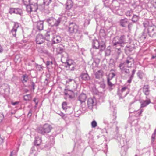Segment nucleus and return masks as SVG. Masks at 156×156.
Masks as SVG:
<instances>
[{
    "mask_svg": "<svg viewBox=\"0 0 156 156\" xmlns=\"http://www.w3.org/2000/svg\"><path fill=\"white\" fill-rule=\"evenodd\" d=\"M52 127L51 125L48 124H45L42 126H39L37 129L38 132L42 134L48 133L50 132Z\"/></svg>",
    "mask_w": 156,
    "mask_h": 156,
    "instance_id": "obj_1",
    "label": "nucleus"
},
{
    "mask_svg": "<svg viewBox=\"0 0 156 156\" xmlns=\"http://www.w3.org/2000/svg\"><path fill=\"white\" fill-rule=\"evenodd\" d=\"M65 67L67 70L73 71L76 67V64L74 60L69 59L67 60L65 63Z\"/></svg>",
    "mask_w": 156,
    "mask_h": 156,
    "instance_id": "obj_2",
    "label": "nucleus"
},
{
    "mask_svg": "<svg viewBox=\"0 0 156 156\" xmlns=\"http://www.w3.org/2000/svg\"><path fill=\"white\" fill-rule=\"evenodd\" d=\"M38 9L37 4V3L27 5L26 10L29 13L31 12H35Z\"/></svg>",
    "mask_w": 156,
    "mask_h": 156,
    "instance_id": "obj_3",
    "label": "nucleus"
},
{
    "mask_svg": "<svg viewBox=\"0 0 156 156\" xmlns=\"http://www.w3.org/2000/svg\"><path fill=\"white\" fill-rule=\"evenodd\" d=\"M147 31L150 36H153L156 34V26L154 25L148 26Z\"/></svg>",
    "mask_w": 156,
    "mask_h": 156,
    "instance_id": "obj_4",
    "label": "nucleus"
},
{
    "mask_svg": "<svg viewBox=\"0 0 156 156\" xmlns=\"http://www.w3.org/2000/svg\"><path fill=\"white\" fill-rule=\"evenodd\" d=\"M47 22L51 26H57L60 23L59 19L56 20L53 18H51L47 20Z\"/></svg>",
    "mask_w": 156,
    "mask_h": 156,
    "instance_id": "obj_5",
    "label": "nucleus"
},
{
    "mask_svg": "<svg viewBox=\"0 0 156 156\" xmlns=\"http://www.w3.org/2000/svg\"><path fill=\"white\" fill-rule=\"evenodd\" d=\"M78 27L75 23H72L69 25V31L71 33H76L78 30Z\"/></svg>",
    "mask_w": 156,
    "mask_h": 156,
    "instance_id": "obj_6",
    "label": "nucleus"
},
{
    "mask_svg": "<svg viewBox=\"0 0 156 156\" xmlns=\"http://www.w3.org/2000/svg\"><path fill=\"white\" fill-rule=\"evenodd\" d=\"M20 28L18 23H15L12 29L11 30V32L14 37L16 36V32H19L20 30Z\"/></svg>",
    "mask_w": 156,
    "mask_h": 156,
    "instance_id": "obj_7",
    "label": "nucleus"
},
{
    "mask_svg": "<svg viewBox=\"0 0 156 156\" xmlns=\"http://www.w3.org/2000/svg\"><path fill=\"white\" fill-rule=\"evenodd\" d=\"M45 38L41 34H38L36 37V43L39 44H42L45 41Z\"/></svg>",
    "mask_w": 156,
    "mask_h": 156,
    "instance_id": "obj_8",
    "label": "nucleus"
},
{
    "mask_svg": "<svg viewBox=\"0 0 156 156\" xmlns=\"http://www.w3.org/2000/svg\"><path fill=\"white\" fill-rule=\"evenodd\" d=\"M22 10L21 9L19 8H10L9 11V13L12 14L15 13L16 14H19L21 15L22 14Z\"/></svg>",
    "mask_w": 156,
    "mask_h": 156,
    "instance_id": "obj_9",
    "label": "nucleus"
},
{
    "mask_svg": "<svg viewBox=\"0 0 156 156\" xmlns=\"http://www.w3.org/2000/svg\"><path fill=\"white\" fill-rule=\"evenodd\" d=\"M36 27L39 30H42L44 28V22L42 21H39L36 23Z\"/></svg>",
    "mask_w": 156,
    "mask_h": 156,
    "instance_id": "obj_10",
    "label": "nucleus"
},
{
    "mask_svg": "<svg viewBox=\"0 0 156 156\" xmlns=\"http://www.w3.org/2000/svg\"><path fill=\"white\" fill-rule=\"evenodd\" d=\"M95 77L97 79L102 78L104 75V72L102 70H98L95 74Z\"/></svg>",
    "mask_w": 156,
    "mask_h": 156,
    "instance_id": "obj_11",
    "label": "nucleus"
},
{
    "mask_svg": "<svg viewBox=\"0 0 156 156\" xmlns=\"http://www.w3.org/2000/svg\"><path fill=\"white\" fill-rule=\"evenodd\" d=\"M129 23L128 20L127 18H124L121 20L120 21V23L121 26L125 27Z\"/></svg>",
    "mask_w": 156,
    "mask_h": 156,
    "instance_id": "obj_12",
    "label": "nucleus"
},
{
    "mask_svg": "<svg viewBox=\"0 0 156 156\" xmlns=\"http://www.w3.org/2000/svg\"><path fill=\"white\" fill-rule=\"evenodd\" d=\"M133 63V58L131 57L127 58L126 60V63L124 62L126 64V65H127L128 67H131L132 63Z\"/></svg>",
    "mask_w": 156,
    "mask_h": 156,
    "instance_id": "obj_13",
    "label": "nucleus"
},
{
    "mask_svg": "<svg viewBox=\"0 0 156 156\" xmlns=\"http://www.w3.org/2000/svg\"><path fill=\"white\" fill-rule=\"evenodd\" d=\"M73 3L72 0H67L66 4V9L68 10L70 9L73 7Z\"/></svg>",
    "mask_w": 156,
    "mask_h": 156,
    "instance_id": "obj_14",
    "label": "nucleus"
},
{
    "mask_svg": "<svg viewBox=\"0 0 156 156\" xmlns=\"http://www.w3.org/2000/svg\"><path fill=\"white\" fill-rule=\"evenodd\" d=\"M87 96L84 93L81 94L79 97V100L81 103L84 102L86 99Z\"/></svg>",
    "mask_w": 156,
    "mask_h": 156,
    "instance_id": "obj_15",
    "label": "nucleus"
},
{
    "mask_svg": "<svg viewBox=\"0 0 156 156\" xmlns=\"http://www.w3.org/2000/svg\"><path fill=\"white\" fill-rule=\"evenodd\" d=\"M126 66V64L125 63H121L119 65V67L120 69L124 71L126 73H129V70L128 69L124 68V66Z\"/></svg>",
    "mask_w": 156,
    "mask_h": 156,
    "instance_id": "obj_16",
    "label": "nucleus"
},
{
    "mask_svg": "<svg viewBox=\"0 0 156 156\" xmlns=\"http://www.w3.org/2000/svg\"><path fill=\"white\" fill-rule=\"evenodd\" d=\"M99 42L98 40H94L93 42V47L95 49H99Z\"/></svg>",
    "mask_w": 156,
    "mask_h": 156,
    "instance_id": "obj_17",
    "label": "nucleus"
},
{
    "mask_svg": "<svg viewBox=\"0 0 156 156\" xmlns=\"http://www.w3.org/2000/svg\"><path fill=\"white\" fill-rule=\"evenodd\" d=\"M119 41V44L121 46H123L122 44H125L126 43V38L125 36L124 35H122L120 37Z\"/></svg>",
    "mask_w": 156,
    "mask_h": 156,
    "instance_id": "obj_18",
    "label": "nucleus"
},
{
    "mask_svg": "<svg viewBox=\"0 0 156 156\" xmlns=\"http://www.w3.org/2000/svg\"><path fill=\"white\" fill-rule=\"evenodd\" d=\"M94 102L93 100L91 98L88 99L87 101V105L89 108H92Z\"/></svg>",
    "mask_w": 156,
    "mask_h": 156,
    "instance_id": "obj_19",
    "label": "nucleus"
},
{
    "mask_svg": "<svg viewBox=\"0 0 156 156\" xmlns=\"http://www.w3.org/2000/svg\"><path fill=\"white\" fill-rule=\"evenodd\" d=\"M61 37L59 36H56L53 37V41L55 43H57L61 41Z\"/></svg>",
    "mask_w": 156,
    "mask_h": 156,
    "instance_id": "obj_20",
    "label": "nucleus"
},
{
    "mask_svg": "<svg viewBox=\"0 0 156 156\" xmlns=\"http://www.w3.org/2000/svg\"><path fill=\"white\" fill-rule=\"evenodd\" d=\"M81 77L83 80H88L90 79V78L87 73L82 74Z\"/></svg>",
    "mask_w": 156,
    "mask_h": 156,
    "instance_id": "obj_21",
    "label": "nucleus"
},
{
    "mask_svg": "<svg viewBox=\"0 0 156 156\" xmlns=\"http://www.w3.org/2000/svg\"><path fill=\"white\" fill-rule=\"evenodd\" d=\"M143 92L145 95H148L149 94V90L148 85H144L143 89Z\"/></svg>",
    "mask_w": 156,
    "mask_h": 156,
    "instance_id": "obj_22",
    "label": "nucleus"
},
{
    "mask_svg": "<svg viewBox=\"0 0 156 156\" xmlns=\"http://www.w3.org/2000/svg\"><path fill=\"white\" fill-rule=\"evenodd\" d=\"M150 103H151V101L150 100L144 101L141 104V107L142 108L144 107L147 106Z\"/></svg>",
    "mask_w": 156,
    "mask_h": 156,
    "instance_id": "obj_23",
    "label": "nucleus"
},
{
    "mask_svg": "<svg viewBox=\"0 0 156 156\" xmlns=\"http://www.w3.org/2000/svg\"><path fill=\"white\" fill-rule=\"evenodd\" d=\"M22 81L23 83H26L28 79V76L26 74L23 75L22 76Z\"/></svg>",
    "mask_w": 156,
    "mask_h": 156,
    "instance_id": "obj_24",
    "label": "nucleus"
},
{
    "mask_svg": "<svg viewBox=\"0 0 156 156\" xmlns=\"http://www.w3.org/2000/svg\"><path fill=\"white\" fill-rule=\"evenodd\" d=\"M41 142L42 140L41 138H38L35 140L34 143L35 145L39 146L41 144Z\"/></svg>",
    "mask_w": 156,
    "mask_h": 156,
    "instance_id": "obj_25",
    "label": "nucleus"
},
{
    "mask_svg": "<svg viewBox=\"0 0 156 156\" xmlns=\"http://www.w3.org/2000/svg\"><path fill=\"white\" fill-rule=\"evenodd\" d=\"M65 94L66 95H68V97L69 98H72L74 95V93L72 91L69 90L67 91V93H66Z\"/></svg>",
    "mask_w": 156,
    "mask_h": 156,
    "instance_id": "obj_26",
    "label": "nucleus"
},
{
    "mask_svg": "<svg viewBox=\"0 0 156 156\" xmlns=\"http://www.w3.org/2000/svg\"><path fill=\"white\" fill-rule=\"evenodd\" d=\"M24 100L26 101H30L32 98V97L30 94H27L24 96Z\"/></svg>",
    "mask_w": 156,
    "mask_h": 156,
    "instance_id": "obj_27",
    "label": "nucleus"
},
{
    "mask_svg": "<svg viewBox=\"0 0 156 156\" xmlns=\"http://www.w3.org/2000/svg\"><path fill=\"white\" fill-rule=\"evenodd\" d=\"M106 47V45L105 43H104L100 45L99 44V49L100 51H103L105 49Z\"/></svg>",
    "mask_w": 156,
    "mask_h": 156,
    "instance_id": "obj_28",
    "label": "nucleus"
},
{
    "mask_svg": "<svg viewBox=\"0 0 156 156\" xmlns=\"http://www.w3.org/2000/svg\"><path fill=\"white\" fill-rule=\"evenodd\" d=\"M139 20V17L136 15H134L132 18V20L133 22H136Z\"/></svg>",
    "mask_w": 156,
    "mask_h": 156,
    "instance_id": "obj_29",
    "label": "nucleus"
},
{
    "mask_svg": "<svg viewBox=\"0 0 156 156\" xmlns=\"http://www.w3.org/2000/svg\"><path fill=\"white\" fill-rule=\"evenodd\" d=\"M63 49L60 47H58L57 48L56 51L58 54H61L63 52Z\"/></svg>",
    "mask_w": 156,
    "mask_h": 156,
    "instance_id": "obj_30",
    "label": "nucleus"
},
{
    "mask_svg": "<svg viewBox=\"0 0 156 156\" xmlns=\"http://www.w3.org/2000/svg\"><path fill=\"white\" fill-rule=\"evenodd\" d=\"M91 126L93 128H95L97 126V123L95 120H94L92 122Z\"/></svg>",
    "mask_w": 156,
    "mask_h": 156,
    "instance_id": "obj_31",
    "label": "nucleus"
},
{
    "mask_svg": "<svg viewBox=\"0 0 156 156\" xmlns=\"http://www.w3.org/2000/svg\"><path fill=\"white\" fill-rule=\"evenodd\" d=\"M132 12L131 10H129L127 11L126 12V15L127 16H132Z\"/></svg>",
    "mask_w": 156,
    "mask_h": 156,
    "instance_id": "obj_32",
    "label": "nucleus"
},
{
    "mask_svg": "<svg viewBox=\"0 0 156 156\" xmlns=\"http://www.w3.org/2000/svg\"><path fill=\"white\" fill-rule=\"evenodd\" d=\"M67 103L66 102H63L62 104V108L64 110H66V108Z\"/></svg>",
    "mask_w": 156,
    "mask_h": 156,
    "instance_id": "obj_33",
    "label": "nucleus"
},
{
    "mask_svg": "<svg viewBox=\"0 0 156 156\" xmlns=\"http://www.w3.org/2000/svg\"><path fill=\"white\" fill-rule=\"evenodd\" d=\"M151 3L153 5V6L156 8V0H151Z\"/></svg>",
    "mask_w": 156,
    "mask_h": 156,
    "instance_id": "obj_34",
    "label": "nucleus"
},
{
    "mask_svg": "<svg viewBox=\"0 0 156 156\" xmlns=\"http://www.w3.org/2000/svg\"><path fill=\"white\" fill-rule=\"evenodd\" d=\"M53 64V62L52 61H47L46 65L47 67H49V65H52Z\"/></svg>",
    "mask_w": 156,
    "mask_h": 156,
    "instance_id": "obj_35",
    "label": "nucleus"
},
{
    "mask_svg": "<svg viewBox=\"0 0 156 156\" xmlns=\"http://www.w3.org/2000/svg\"><path fill=\"white\" fill-rule=\"evenodd\" d=\"M44 3L47 5H48L51 2V0H44Z\"/></svg>",
    "mask_w": 156,
    "mask_h": 156,
    "instance_id": "obj_36",
    "label": "nucleus"
},
{
    "mask_svg": "<svg viewBox=\"0 0 156 156\" xmlns=\"http://www.w3.org/2000/svg\"><path fill=\"white\" fill-rule=\"evenodd\" d=\"M108 85L110 87H112L113 85V84L110 81L109 78L108 79Z\"/></svg>",
    "mask_w": 156,
    "mask_h": 156,
    "instance_id": "obj_37",
    "label": "nucleus"
},
{
    "mask_svg": "<svg viewBox=\"0 0 156 156\" xmlns=\"http://www.w3.org/2000/svg\"><path fill=\"white\" fill-rule=\"evenodd\" d=\"M115 75V74L114 72H112L110 74L109 76H111V79L114 77Z\"/></svg>",
    "mask_w": 156,
    "mask_h": 156,
    "instance_id": "obj_38",
    "label": "nucleus"
},
{
    "mask_svg": "<svg viewBox=\"0 0 156 156\" xmlns=\"http://www.w3.org/2000/svg\"><path fill=\"white\" fill-rule=\"evenodd\" d=\"M23 2L25 5H27V3H28L29 2V0H23Z\"/></svg>",
    "mask_w": 156,
    "mask_h": 156,
    "instance_id": "obj_39",
    "label": "nucleus"
},
{
    "mask_svg": "<svg viewBox=\"0 0 156 156\" xmlns=\"http://www.w3.org/2000/svg\"><path fill=\"white\" fill-rule=\"evenodd\" d=\"M128 28L129 30H131V27L132 26V24L131 23H129L128 24Z\"/></svg>",
    "mask_w": 156,
    "mask_h": 156,
    "instance_id": "obj_40",
    "label": "nucleus"
},
{
    "mask_svg": "<svg viewBox=\"0 0 156 156\" xmlns=\"http://www.w3.org/2000/svg\"><path fill=\"white\" fill-rule=\"evenodd\" d=\"M19 103V102H12L11 103V104L12 105H17Z\"/></svg>",
    "mask_w": 156,
    "mask_h": 156,
    "instance_id": "obj_41",
    "label": "nucleus"
},
{
    "mask_svg": "<svg viewBox=\"0 0 156 156\" xmlns=\"http://www.w3.org/2000/svg\"><path fill=\"white\" fill-rule=\"evenodd\" d=\"M127 87H123V88H122L121 89V91L122 92H123L124 91H125V90H126V89H127Z\"/></svg>",
    "mask_w": 156,
    "mask_h": 156,
    "instance_id": "obj_42",
    "label": "nucleus"
},
{
    "mask_svg": "<svg viewBox=\"0 0 156 156\" xmlns=\"http://www.w3.org/2000/svg\"><path fill=\"white\" fill-rule=\"evenodd\" d=\"M37 100V99L36 98H34L33 100V101L34 102H35L36 103V105H37L38 104V102H37L36 101Z\"/></svg>",
    "mask_w": 156,
    "mask_h": 156,
    "instance_id": "obj_43",
    "label": "nucleus"
},
{
    "mask_svg": "<svg viewBox=\"0 0 156 156\" xmlns=\"http://www.w3.org/2000/svg\"><path fill=\"white\" fill-rule=\"evenodd\" d=\"M138 76L140 78V79H142L143 78V76H142V73H139Z\"/></svg>",
    "mask_w": 156,
    "mask_h": 156,
    "instance_id": "obj_44",
    "label": "nucleus"
},
{
    "mask_svg": "<svg viewBox=\"0 0 156 156\" xmlns=\"http://www.w3.org/2000/svg\"><path fill=\"white\" fill-rule=\"evenodd\" d=\"M3 51V49L2 46L0 45V53H1Z\"/></svg>",
    "mask_w": 156,
    "mask_h": 156,
    "instance_id": "obj_45",
    "label": "nucleus"
},
{
    "mask_svg": "<svg viewBox=\"0 0 156 156\" xmlns=\"http://www.w3.org/2000/svg\"><path fill=\"white\" fill-rule=\"evenodd\" d=\"M117 49L118 51V54H119L120 53V52H121V49L120 48Z\"/></svg>",
    "mask_w": 156,
    "mask_h": 156,
    "instance_id": "obj_46",
    "label": "nucleus"
},
{
    "mask_svg": "<svg viewBox=\"0 0 156 156\" xmlns=\"http://www.w3.org/2000/svg\"><path fill=\"white\" fill-rule=\"evenodd\" d=\"M3 119V117L2 115H0V123L2 122Z\"/></svg>",
    "mask_w": 156,
    "mask_h": 156,
    "instance_id": "obj_47",
    "label": "nucleus"
},
{
    "mask_svg": "<svg viewBox=\"0 0 156 156\" xmlns=\"http://www.w3.org/2000/svg\"><path fill=\"white\" fill-rule=\"evenodd\" d=\"M119 44V41L117 42H115L114 43V46L116 45L117 44Z\"/></svg>",
    "mask_w": 156,
    "mask_h": 156,
    "instance_id": "obj_48",
    "label": "nucleus"
},
{
    "mask_svg": "<svg viewBox=\"0 0 156 156\" xmlns=\"http://www.w3.org/2000/svg\"><path fill=\"white\" fill-rule=\"evenodd\" d=\"M28 115H29L30 116H31V115H32V113L31 112V111H30L28 113Z\"/></svg>",
    "mask_w": 156,
    "mask_h": 156,
    "instance_id": "obj_49",
    "label": "nucleus"
},
{
    "mask_svg": "<svg viewBox=\"0 0 156 156\" xmlns=\"http://www.w3.org/2000/svg\"><path fill=\"white\" fill-rule=\"evenodd\" d=\"M132 81V79H129L128 80V82L130 83Z\"/></svg>",
    "mask_w": 156,
    "mask_h": 156,
    "instance_id": "obj_50",
    "label": "nucleus"
},
{
    "mask_svg": "<svg viewBox=\"0 0 156 156\" xmlns=\"http://www.w3.org/2000/svg\"><path fill=\"white\" fill-rule=\"evenodd\" d=\"M50 34V32H47V33L46 34V36H49V34Z\"/></svg>",
    "mask_w": 156,
    "mask_h": 156,
    "instance_id": "obj_51",
    "label": "nucleus"
},
{
    "mask_svg": "<svg viewBox=\"0 0 156 156\" xmlns=\"http://www.w3.org/2000/svg\"><path fill=\"white\" fill-rule=\"evenodd\" d=\"M17 58V56H16V57H15V61L16 62H17V60L18 59V58Z\"/></svg>",
    "mask_w": 156,
    "mask_h": 156,
    "instance_id": "obj_52",
    "label": "nucleus"
},
{
    "mask_svg": "<svg viewBox=\"0 0 156 156\" xmlns=\"http://www.w3.org/2000/svg\"><path fill=\"white\" fill-rule=\"evenodd\" d=\"M156 57V56H153L152 57V59H153V58H155Z\"/></svg>",
    "mask_w": 156,
    "mask_h": 156,
    "instance_id": "obj_53",
    "label": "nucleus"
},
{
    "mask_svg": "<svg viewBox=\"0 0 156 156\" xmlns=\"http://www.w3.org/2000/svg\"><path fill=\"white\" fill-rule=\"evenodd\" d=\"M32 85H33V89L34 90V83H33Z\"/></svg>",
    "mask_w": 156,
    "mask_h": 156,
    "instance_id": "obj_54",
    "label": "nucleus"
},
{
    "mask_svg": "<svg viewBox=\"0 0 156 156\" xmlns=\"http://www.w3.org/2000/svg\"><path fill=\"white\" fill-rule=\"evenodd\" d=\"M32 20L33 21H34V20H35V18H34V17H32Z\"/></svg>",
    "mask_w": 156,
    "mask_h": 156,
    "instance_id": "obj_55",
    "label": "nucleus"
},
{
    "mask_svg": "<svg viewBox=\"0 0 156 156\" xmlns=\"http://www.w3.org/2000/svg\"><path fill=\"white\" fill-rule=\"evenodd\" d=\"M28 91V90H27V89H26L25 90V91L26 93Z\"/></svg>",
    "mask_w": 156,
    "mask_h": 156,
    "instance_id": "obj_56",
    "label": "nucleus"
},
{
    "mask_svg": "<svg viewBox=\"0 0 156 156\" xmlns=\"http://www.w3.org/2000/svg\"><path fill=\"white\" fill-rule=\"evenodd\" d=\"M152 138L153 139V140H154V137L153 136L152 137ZM153 141L154 140H153Z\"/></svg>",
    "mask_w": 156,
    "mask_h": 156,
    "instance_id": "obj_57",
    "label": "nucleus"
},
{
    "mask_svg": "<svg viewBox=\"0 0 156 156\" xmlns=\"http://www.w3.org/2000/svg\"><path fill=\"white\" fill-rule=\"evenodd\" d=\"M135 72V71L134 70H133V73H134Z\"/></svg>",
    "mask_w": 156,
    "mask_h": 156,
    "instance_id": "obj_58",
    "label": "nucleus"
},
{
    "mask_svg": "<svg viewBox=\"0 0 156 156\" xmlns=\"http://www.w3.org/2000/svg\"><path fill=\"white\" fill-rule=\"evenodd\" d=\"M10 156H12V152H11V154Z\"/></svg>",
    "mask_w": 156,
    "mask_h": 156,
    "instance_id": "obj_59",
    "label": "nucleus"
},
{
    "mask_svg": "<svg viewBox=\"0 0 156 156\" xmlns=\"http://www.w3.org/2000/svg\"><path fill=\"white\" fill-rule=\"evenodd\" d=\"M144 39H145V38H146V37H144Z\"/></svg>",
    "mask_w": 156,
    "mask_h": 156,
    "instance_id": "obj_60",
    "label": "nucleus"
}]
</instances>
